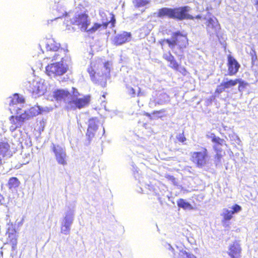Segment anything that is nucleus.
Wrapping results in <instances>:
<instances>
[{"mask_svg": "<svg viewBox=\"0 0 258 258\" xmlns=\"http://www.w3.org/2000/svg\"><path fill=\"white\" fill-rule=\"evenodd\" d=\"M159 43L163 49L166 43L168 47L173 51L176 55L183 53L184 50L188 45V39L186 33H183L180 31H177L171 34V38L161 39Z\"/></svg>", "mask_w": 258, "mask_h": 258, "instance_id": "f257e3e1", "label": "nucleus"}, {"mask_svg": "<svg viewBox=\"0 0 258 258\" xmlns=\"http://www.w3.org/2000/svg\"><path fill=\"white\" fill-rule=\"evenodd\" d=\"M48 111L49 109L47 108H42L40 106L35 105L31 107L28 111H25L22 113L21 112L19 115H12L10 117V120L11 124L10 126V130L11 132H13L15 131L17 128L20 127L22 123L31 117L36 116Z\"/></svg>", "mask_w": 258, "mask_h": 258, "instance_id": "f03ea898", "label": "nucleus"}, {"mask_svg": "<svg viewBox=\"0 0 258 258\" xmlns=\"http://www.w3.org/2000/svg\"><path fill=\"white\" fill-rule=\"evenodd\" d=\"M80 94L76 91V94L73 95L66 105L68 110H75L77 109H81L87 106L90 102V96L85 95L82 97H78Z\"/></svg>", "mask_w": 258, "mask_h": 258, "instance_id": "7ed1b4c3", "label": "nucleus"}, {"mask_svg": "<svg viewBox=\"0 0 258 258\" xmlns=\"http://www.w3.org/2000/svg\"><path fill=\"white\" fill-rule=\"evenodd\" d=\"M208 152L206 147H202V151H194L190 153V161L198 168H203L208 162Z\"/></svg>", "mask_w": 258, "mask_h": 258, "instance_id": "20e7f679", "label": "nucleus"}, {"mask_svg": "<svg viewBox=\"0 0 258 258\" xmlns=\"http://www.w3.org/2000/svg\"><path fill=\"white\" fill-rule=\"evenodd\" d=\"M207 138H211V141L215 144L213 146V150L215 152L216 154L214 155V159L217 162H220L224 154V152L219 147L223 145H226L225 141L219 137L216 136L214 133H210V136L207 135Z\"/></svg>", "mask_w": 258, "mask_h": 258, "instance_id": "39448f33", "label": "nucleus"}, {"mask_svg": "<svg viewBox=\"0 0 258 258\" xmlns=\"http://www.w3.org/2000/svg\"><path fill=\"white\" fill-rule=\"evenodd\" d=\"M68 69L66 65L60 62L49 64L45 68L47 75L54 77L63 75L67 72Z\"/></svg>", "mask_w": 258, "mask_h": 258, "instance_id": "423d86ee", "label": "nucleus"}, {"mask_svg": "<svg viewBox=\"0 0 258 258\" xmlns=\"http://www.w3.org/2000/svg\"><path fill=\"white\" fill-rule=\"evenodd\" d=\"M189 10L187 6L172 8V19L179 21L194 20V16L188 14Z\"/></svg>", "mask_w": 258, "mask_h": 258, "instance_id": "0eeeda50", "label": "nucleus"}, {"mask_svg": "<svg viewBox=\"0 0 258 258\" xmlns=\"http://www.w3.org/2000/svg\"><path fill=\"white\" fill-rule=\"evenodd\" d=\"M103 67H99L98 64L91 63L88 68V72L89 73L92 81L93 82H98L100 80L106 78L107 75L105 73H103L102 69Z\"/></svg>", "mask_w": 258, "mask_h": 258, "instance_id": "6e6552de", "label": "nucleus"}, {"mask_svg": "<svg viewBox=\"0 0 258 258\" xmlns=\"http://www.w3.org/2000/svg\"><path fill=\"white\" fill-rule=\"evenodd\" d=\"M163 58L169 63V67L170 68L176 71L180 72L183 76L187 75V71L186 69L184 67L180 66L170 51L164 53Z\"/></svg>", "mask_w": 258, "mask_h": 258, "instance_id": "1a4fd4ad", "label": "nucleus"}, {"mask_svg": "<svg viewBox=\"0 0 258 258\" xmlns=\"http://www.w3.org/2000/svg\"><path fill=\"white\" fill-rule=\"evenodd\" d=\"M71 24L78 26L81 30L86 31L90 24L89 16L85 13L79 14L74 17Z\"/></svg>", "mask_w": 258, "mask_h": 258, "instance_id": "9d476101", "label": "nucleus"}, {"mask_svg": "<svg viewBox=\"0 0 258 258\" xmlns=\"http://www.w3.org/2000/svg\"><path fill=\"white\" fill-rule=\"evenodd\" d=\"M25 99L19 96L18 94H14L9 103L10 110L12 114H18L21 112V108L19 106V104H23Z\"/></svg>", "mask_w": 258, "mask_h": 258, "instance_id": "9b49d317", "label": "nucleus"}, {"mask_svg": "<svg viewBox=\"0 0 258 258\" xmlns=\"http://www.w3.org/2000/svg\"><path fill=\"white\" fill-rule=\"evenodd\" d=\"M52 150L54 153L56 160L59 164H67V154L65 151L59 145H53Z\"/></svg>", "mask_w": 258, "mask_h": 258, "instance_id": "f8f14e48", "label": "nucleus"}, {"mask_svg": "<svg viewBox=\"0 0 258 258\" xmlns=\"http://www.w3.org/2000/svg\"><path fill=\"white\" fill-rule=\"evenodd\" d=\"M228 74L232 76L235 75L239 71L240 65L237 60L231 55H227Z\"/></svg>", "mask_w": 258, "mask_h": 258, "instance_id": "ddd939ff", "label": "nucleus"}, {"mask_svg": "<svg viewBox=\"0 0 258 258\" xmlns=\"http://www.w3.org/2000/svg\"><path fill=\"white\" fill-rule=\"evenodd\" d=\"M228 255L231 258H240L241 252V248L239 240H234L228 248Z\"/></svg>", "mask_w": 258, "mask_h": 258, "instance_id": "4468645a", "label": "nucleus"}, {"mask_svg": "<svg viewBox=\"0 0 258 258\" xmlns=\"http://www.w3.org/2000/svg\"><path fill=\"white\" fill-rule=\"evenodd\" d=\"M169 97L165 93L160 94L158 97H153L150 99L149 106L151 108H154L157 106L165 104L167 102Z\"/></svg>", "mask_w": 258, "mask_h": 258, "instance_id": "2eb2a0df", "label": "nucleus"}, {"mask_svg": "<svg viewBox=\"0 0 258 258\" xmlns=\"http://www.w3.org/2000/svg\"><path fill=\"white\" fill-rule=\"evenodd\" d=\"M89 124L86 134L88 143L90 144L92 139L95 137L97 130V121L94 118L89 119Z\"/></svg>", "mask_w": 258, "mask_h": 258, "instance_id": "dca6fc26", "label": "nucleus"}, {"mask_svg": "<svg viewBox=\"0 0 258 258\" xmlns=\"http://www.w3.org/2000/svg\"><path fill=\"white\" fill-rule=\"evenodd\" d=\"M207 30L211 34H217L220 29L218 21L216 18H210L207 22Z\"/></svg>", "mask_w": 258, "mask_h": 258, "instance_id": "f3484780", "label": "nucleus"}, {"mask_svg": "<svg viewBox=\"0 0 258 258\" xmlns=\"http://www.w3.org/2000/svg\"><path fill=\"white\" fill-rule=\"evenodd\" d=\"M167 111L165 108H162L160 110H154L151 113L145 112L144 115L148 117L150 119H162L167 116Z\"/></svg>", "mask_w": 258, "mask_h": 258, "instance_id": "a211bd4d", "label": "nucleus"}, {"mask_svg": "<svg viewBox=\"0 0 258 258\" xmlns=\"http://www.w3.org/2000/svg\"><path fill=\"white\" fill-rule=\"evenodd\" d=\"M236 85V81L234 80H229L227 81L223 82L219 85L215 91V94H220L224 92L226 89H229Z\"/></svg>", "mask_w": 258, "mask_h": 258, "instance_id": "6ab92c4d", "label": "nucleus"}, {"mask_svg": "<svg viewBox=\"0 0 258 258\" xmlns=\"http://www.w3.org/2000/svg\"><path fill=\"white\" fill-rule=\"evenodd\" d=\"M131 33L130 32H123L118 34L115 37V43L116 45H120L128 42L131 39Z\"/></svg>", "mask_w": 258, "mask_h": 258, "instance_id": "aec40b11", "label": "nucleus"}, {"mask_svg": "<svg viewBox=\"0 0 258 258\" xmlns=\"http://www.w3.org/2000/svg\"><path fill=\"white\" fill-rule=\"evenodd\" d=\"M46 49L47 51H57L62 49L59 43H57L53 39H48L46 42Z\"/></svg>", "mask_w": 258, "mask_h": 258, "instance_id": "412c9836", "label": "nucleus"}, {"mask_svg": "<svg viewBox=\"0 0 258 258\" xmlns=\"http://www.w3.org/2000/svg\"><path fill=\"white\" fill-rule=\"evenodd\" d=\"M6 243L11 245L12 250L16 249L17 244V236L15 231L8 233Z\"/></svg>", "mask_w": 258, "mask_h": 258, "instance_id": "4be33fe9", "label": "nucleus"}, {"mask_svg": "<svg viewBox=\"0 0 258 258\" xmlns=\"http://www.w3.org/2000/svg\"><path fill=\"white\" fill-rule=\"evenodd\" d=\"M70 94L67 90L57 89L53 92V96L56 100L58 101L68 97Z\"/></svg>", "mask_w": 258, "mask_h": 258, "instance_id": "5701e85b", "label": "nucleus"}, {"mask_svg": "<svg viewBox=\"0 0 258 258\" xmlns=\"http://www.w3.org/2000/svg\"><path fill=\"white\" fill-rule=\"evenodd\" d=\"M157 16L158 18L167 17L172 19V8L165 7L159 9Z\"/></svg>", "mask_w": 258, "mask_h": 258, "instance_id": "b1692460", "label": "nucleus"}, {"mask_svg": "<svg viewBox=\"0 0 258 258\" xmlns=\"http://www.w3.org/2000/svg\"><path fill=\"white\" fill-rule=\"evenodd\" d=\"M64 219V224L61 228V232L64 234H68L70 232V227L73 221V218L71 217H66Z\"/></svg>", "mask_w": 258, "mask_h": 258, "instance_id": "393cba45", "label": "nucleus"}, {"mask_svg": "<svg viewBox=\"0 0 258 258\" xmlns=\"http://www.w3.org/2000/svg\"><path fill=\"white\" fill-rule=\"evenodd\" d=\"M20 181L16 177H11L8 182V186L10 189L15 188L19 186Z\"/></svg>", "mask_w": 258, "mask_h": 258, "instance_id": "a878e982", "label": "nucleus"}, {"mask_svg": "<svg viewBox=\"0 0 258 258\" xmlns=\"http://www.w3.org/2000/svg\"><path fill=\"white\" fill-rule=\"evenodd\" d=\"M177 204L178 207L181 208L184 210L185 209H192V207L190 204L186 202L183 199H180L177 201Z\"/></svg>", "mask_w": 258, "mask_h": 258, "instance_id": "bb28decb", "label": "nucleus"}, {"mask_svg": "<svg viewBox=\"0 0 258 258\" xmlns=\"http://www.w3.org/2000/svg\"><path fill=\"white\" fill-rule=\"evenodd\" d=\"M10 149V146L8 143L0 142V156H5Z\"/></svg>", "mask_w": 258, "mask_h": 258, "instance_id": "cd10ccee", "label": "nucleus"}, {"mask_svg": "<svg viewBox=\"0 0 258 258\" xmlns=\"http://www.w3.org/2000/svg\"><path fill=\"white\" fill-rule=\"evenodd\" d=\"M233 212L228 209H224V212L222 214L223 217L222 222H226L230 220L233 217Z\"/></svg>", "mask_w": 258, "mask_h": 258, "instance_id": "c85d7f7f", "label": "nucleus"}, {"mask_svg": "<svg viewBox=\"0 0 258 258\" xmlns=\"http://www.w3.org/2000/svg\"><path fill=\"white\" fill-rule=\"evenodd\" d=\"M236 84L238 83V90L242 92L248 86V83L241 79H235Z\"/></svg>", "mask_w": 258, "mask_h": 258, "instance_id": "c756f323", "label": "nucleus"}, {"mask_svg": "<svg viewBox=\"0 0 258 258\" xmlns=\"http://www.w3.org/2000/svg\"><path fill=\"white\" fill-rule=\"evenodd\" d=\"M139 90L137 93H136L134 88L131 87L128 88V94L132 97H134L136 95L137 96H144L145 93L143 92H142L141 89L138 88Z\"/></svg>", "mask_w": 258, "mask_h": 258, "instance_id": "7c9ffc66", "label": "nucleus"}, {"mask_svg": "<svg viewBox=\"0 0 258 258\" xmlns=\"http://www.w3.org/2000/svg\"><path fill=\"white\" fill-rule=\"evenodd\" d=\"M102 25L98 23L94 24L93 26L89 29H87L86 32H88L91 33H94L96 32L98 29H99L101 27Z\"/></svg>", "mask_w": 258, "mask_h": 258, "instance_id": "2f4dec72", "label": "nucleus"}, {"mask_svg": "<svg viewBox=\"0 0 258 258\" xmlns=\"http://www.w3.org/2000/svg\"><path fill=\"white\" fill-rule=\"evenodd\" d=\"M176 138L178 142L184 144V142L186 141V138H185L184 135V132L183 131L182 133L179 134L176 137Z\"/></svg>", "mask_w": 258, "mask_h": 258, "instance_id": "473e14b6", "label": "nucleus"}, {"mask_svg": "<svg viewBox=\"0 0 258 258\" xmlns=\"http://www.w3.org/2000/svg\"><path fill=\"white\" fill-rule=\"evenodd\" d=\"M180 255L182 257V258H197L195 255L188 253L186 251H181Z\"/></svg>", "mask_w": 258, "mask_h": 258, "instance_id": "72a5a7b5", "label": "nucleus"}, {"mask_svg": "<svg viewBox=\"0 0 258 258\" xmlns=\"http://www.w3.org/2000/svg\"><path fill=\"white\" fill-rule=\"evenodd\" d=\"M135 3L136 6L138 7H143L148 4V2L147 0H136Z\"/></svg>", "mask_w": 258, "mask_h": 258, "instance_id": "f704fd0d", "label": "nucleus"}, {"mask_svg": "<svg viewBox=\"0 0 258 258\" xmlns=\"http://www.w3.org/2000/svg\"><path fill=\"white\" fill-rule=\"evenodd\" d=\"M232 210L231 211V212H233V214H234V213H237V212H239L240 211H241V207L237 204H235L234 205H233L232 206Z\"/></svg>", "mask_w": 258, "mask_h": 258, "instance_id": "c9c22d12", "label": "nucleus"}, {"mask_svg": "<svg viewBox=\"0 0 258 258\" xmlns=\"http://www.w3.org/2000/svg\"><path fill=\"white\" fill-rule=\"evenodd\" d=\"M165 178L168 180L171 181L173 184H176V178L173 176L171 175H165Z\"/></svg>", "mask_w": 258, "mask_h": 258, "instance_id": "e433bc0d", "label": "nucleus"}, {"mask_svg": "<svg viewBox=\"0 0 258 258\" xmlns=\"http://www.w3.org/2000/svg\"><path fill=\"white\" fill-rule=\"evenodd\" d=\"M251 58L253 63L257 60V56L256 54V52L254 50H252L251 52H250Z\"/></svg>", "mask_w": 258, "mask_h": 258, "instance_id": "4c0bfd02", "label": "nucleus"}, {"mask_svg": "<svg viewBox=\"0 0 258 258\" xmlns=\"http://www.w3.org/2000/svg\"><path fill=\"white\" fill-rule=\"evenodd\" d=\"M194 17V19H200L202 18L201 16L200 15H197L196 17Z\"/></svg>", "mask_w": 258, "mask_h": 258, "instance_id": "58836bf2", "label": "nucleus"}, {"mask_svg": "<svg viewBox=\"0 0 258 258\" xmlns=\"http://www.w3.org/2000/svg\"><path fill=\"white\" fill-rule=\"evenodd\" d=\"M40 90L39 89V87H38V89H37V91H36V94H38V93H40Z\"/></svg>", "mask_w": 258, "mask_h": 258, "instance_id": "ea45409f", "label": "nucleus"}, {"mask_svg": "<svg viewBox=\"0 0 258 258\" xmlns=\"http://www.w3.org/2000/svg\"><path fill=\"white\" fill-rule=\"evenodd\" d=\"M255 5H258V0L256 1Z\"/></svg>", "mask_w": 258, "mask_h": 258, "instance_id": "a19ab883", "label": "nucleus"}, {"mask_svg": "<svg viewBox=\"0 0 258 258\" xmlns=\"http://www.w3.org/2000/svg\"><path fill=\"white\" fill-rule=\"evenodd\" d=\"M2 164L1 159H0V165Z\"/></svg>", "mask_w": 258, "mask_h": 258, "instance_id": "79ce46f5", "label": "nucleus"}, {"mask_svg": "<svg viewBox=\"0 0 258 258\" xmlns=\"http://www.w3.org/2000/svg\"><path fill=\"white\" fill-rule=\"evenodd\" d=\"M180 59H181L182 58V55H180Z\"/></svg>", "mask_w": 258, "mask_h": 258, "instance_id": "37998d69", "label": "nucleus"}]
</instances>
